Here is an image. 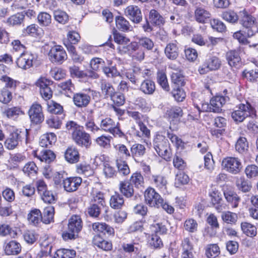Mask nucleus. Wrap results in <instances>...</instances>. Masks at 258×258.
Returning <instances> with one entry per match:
<instances>
[{"label":"nucleus","mask_w":258,"mask_h":258,"mask_svg":"<svg viewBox=\"0 0 258 258\" xmlns=\"http://www.w3.org/2000/svg\"><path fill=\"white\" fill-rule=\"evenodd\" d=\"M30 130L27 128L17 129L11 133L5 142V146L9 150L15 149L21 142L25 139L26 144L30 142Z\"/></svg>","instance_id":"nucleus-4"},{"label":"nucleus","mask_w":258,"mask_h":258,"mask_svg":"<svg viewBox=\"0 0 258 258\" xmlns=\"http://www.w3.org/2000/svg\"><path fill=\"white\" fill-rule=\"evenodd\" d=\"M165 114L169 118L170 123L176 124L179 122L183 113L181 107L175 106L168 108L166 111Z\"/></svg>","instance_id":"nucleus-17"},{"label":"nucleus","mask_w":258,"mask_h":258,"mask_svg":"<svg viewBox=\"0 0 258 258\" xmlns=\"http://www.w3.org/2000/svg\"><path fill=\"white\" fill-rule=\"evenodd\" d=\"M28 114L31 124L38 125L41 123L44 119L42 108L40 104L33 103L28 110Z\"/></svg>","instance_id":"nucleus-9"},{"label":"nucleus","mask_w":258,"mask_h":258,"mask_svg":"<svg viewBox=\"0 0 258 258\" xmlns=\"http://www.w3.org/2000/svg\"><path fill=\"white\" fill-rule=\"evenodd\" d=\"M242 76L247 81L258 84V67L253 65L244 69L242 73Z\"/></svg>","instance_id":"nucleus-21"},{"label":"nucleus","mask_w":258,"mask_h":258,"mask_svg":"<svg viewBox=\"0 0 258 258\" xmlns=\"http://www.w3.org/2000/svg\"><path fill=\"white\" fill-rule=\"evenodd\" d=\"M73 98L74 104L81 108L87 107L91 101V97L88 93L82 92L74 93Z\"/></svg>","instance_id":"nucleus-18"},{"label":"nucleus","mask_w":258,"mask_h":258,"mask_svg":"<svg viewBox=\"0 0 258 258\" xmlns=\"http://www.w3.org/2000/svg\"><path fill=\"white\" fill-rule=\"evenodd\" d=\"M56 140V137L54 133H47L42 135L40 138L39 145L42 147L47 148L49 145L54 143Z\"/></svg>","instance_id":"nucleus-33"},{"label":"nucleus","mask_w":258,"mask_h":258,"mask_svg":"<svg viewBox=\"0 0 258 258\" xmlns=\"http://www.w3.org/2000/svg\"><path fill=\"white\" fill-rule=\"evenodd\" d=\"M172 82L173 85L172 87H182L185 85L184 76L180 73H173L171 76Z\"/></svg>","instance_id":"nucleus-53"},{"label":"nucleus","mask_w":258,"mask_h":258,"mask_svg":"<svg viewBox=\"0 0 258 258\" xmlns=\"http://www.w3.org/2000/svg\"><path fill=\"white\" fill-rule=\"evenodd\" d=\"M128 181L137 188L143 186L144 184V178L139 172L133 173Z\"/></svg>","instance_id":"nucleus-58"},{"label":"nucleus","mask_w":258,"mask_h":258,"mask_svg":"<svg viewBox=\"0 0 258 258\" xmlns=\"http://www.w3.org/2000/svg\"><path fill=\"white\" fill-rule=\"evenodd\" d=\"M100 88L104 99L110 98L115 93V89L111 84L105 80L101 81Z\"/></svg>","instance_id":"nucleus-30"},{"label":"nucleus","mask_w":258,"mask_h":258,"mask_svg":"<svg viewBox=\"0 0 258 258\" xmlns=\"http://www.w3.org/2000/svg\"><path fill=\"white\" fill-rule=\"evenodd\" d=\"M124 199L122 195L115 192L110 199V206L114 209H120L124 204Z\"/></svg>","instance_id":"nucleus-38"},{"label":"nucleus","mask_w":258,"mask_h":258,"mask_svg":"<svg viewBox=\"0 0 258 258\" xmlns=\"http://www.w3.org/2000/svg\"><path fill=\"white\" fill-rule=\"evenodd\" d=\"M12 99V94L11 91L9 90L6 88H3L0 90V102L7 104L10 102Z\"/></svg>","instance_id":"nucleus-63"},{"label":"nucleus","mask_w":258,"mask_h":258,"mask_svg":"<svg viewBox=\"0 0 258 258\" xmlns=\"http://www.w3.org/2000/svg\"><path fill=\"white\" fill-rule=\"evenodd\" d=\"M226 56L228 64L231 67H236L239 66L241 62V57L238 50H230L226 53Z\"/></svg>","instance_id":"nucleus-28"},{"label":"nucleus","mask_w":258,"mask_h":258,"mask_svg":"<svg viewBox=\"0 0 258 258\" xmlns=\"http://www.w3.org/2000/svg\"><path fill=\"white\" fill-rule=\"evenodd\" d=\"M58 86L62 90L65 91L64 94L67 97H71V95L75 90V86L72 83L71 80L69 79L66 81L61 82Z\"/></svg>","instance_id":"nucleus-48"},{"label":"nucleus","mask_w":258,"mask_h":258,"mask_svg":"<svg viewBox=\"0 0 258 258\" xmlns=\"http://www.w3.org/2000/svg\"><path fill=\"white\" fill-rule=\"evenodd\" d=\"M54 214V207L51 206L46 207L44 209L43 213H41V222L45 224L50 223L53 221Z\"/></svg>","instance_id":"nucleus-34"},{"label":"nucleus","mask_w":258,"mask_h":258,"mask_svg":"<svg viewBox=\"0 0 258 258\" xmlns=\"http://www.w3.org/2000/svg\"><path fill=\"white\" fill-rule=\"evenodd\" d=\"M48 56L49 59L53 63L61 64L67 59V55L63 47L55 45L49 50Z\"/></svg>","instance_id":"nucleus-8"},{"label":"nucleus","mask_w":258,"mask_h":258,"mask_svg":"<svg viewBox=\"0 0 258 258\" xmlns=\"http://www.w3.org/2000/svg\"><path fill=\"white\" fill-rule=\"evenodd\" d=\"M210 25L213 29L218 32L223 33L226 31L225 24L219 19H213L211 20Z\"/></svg>","instance_id":"nucleus-56"},{"label":"nucleus","mask_w":258,"mask_h":258,"mask_svg":"<svg viewBox=\"0 0 258 258\" xmlns=\"http://www.w3.org/2000/svg\"><path fill=\"white\" fill-rule=\"evenodd\" d=\"M35 55L30 52H23L21 53L20 56L17 59V66L23 70H27L33 66Z\"/></svg>","instance_id":"nucleus-13"},{"label":"nucleus","mask_w":258,"mask_h":258,"mask_svg":"<svg viewBox=\"0 0 258 258\" xmlns=\"http://www.w3.org/2000/svg\"><path fill=\"white\" fill-rule=\"evenodd\" d=\"M153 146L159 156L166 160H169L171 157V151L170 144L165 136L157 134L155 136Z\"/></svg>","instance_id":"nucleus-5"},{"label":"nucleus","mask_w":258,"mask_h":258,"mask_svg":"<svg viewBox=\"0 0 258 258\" xmlns=\"http://www.w3.org/2000/svg\"><path fill=\"white\" fill-rule=\"evenodd\" d=\"M102 71L108 78H114L120 75V73L117 71L116 64H113V61L111 60H106Z\"/></svg>","instance_id":"nucleus-27"},{"label":"nucleus","mask_w":258,"mask_h":258,"mask_svg":"<svg viewBox=\"0 0 258 258\" xmlns=\"http://www.w3.org/2000/svg\"><path fill=\"white\" fill-rule=\"evenodd\" d=\"M239 22L243 27V32L248 37H251L258 33L256 18L245 9L239 12Z\"/></svg>","instance_id":"nucleus-2"},{"label":"nucleus","mask_w":258,"mask_h":258,"mask_svg":"<svg viewBox=\"0 0 258 258\" xmlns=\"http://www.w3.org/2000/svg\"><path fill=\"white\" fill-rule=\"evenodd\" d=\"M156 86L154 81L150 79H146L143 81L141 85L140 90L146 95H152L155 91Z\"/></svg>","instance_id":"nucleus-31"},{"label":"nucleus","mask_w":258,"mask_h":258,"mask_svg":"<svg viewBox=\"0 0 258 258\" xmlns=\"http://www.w3.org/2000/svg\"><path fill=\"white\" fill-rule=\"evenodd\" d=\"M221 66V61L215 56H210L199 68V72L201 75H204L212 71L218 70Z\"/></svg>","instance_id":"nucleus-11"},{"label":"nucleus","mask_w":258,"mask_h":258,"mask_svg":"<svg viewBox=\"0 0 258 258\" xmlns=\"http://www.w3.org/2000/svg\"><path fill=\"white\" fill-rule=\"evenodd\" d=\"M82 182V179L80 177H70L63 179L62 184L64 189L71 192L76 191Z\"/></svg>","instance_id":"nucleus-16"},{"label":"nucleus","mask_w":258,"mask_h":258,"mask_svg":"<svg viewBox=\"0 0 258 258\" xmlns=\"http://www.w3.org/2000/svg\"><path fill=\"white\" fill-rule=\"evenodd\" d=\"M221 16L225 21L232 24H235L239 22V13L237 14L234 11L228 10L223 12Z\"/></svg>","instance_id":"nucleus-32"},{"label":"nucleus","mask_w":258,"mask_h":258,"mask_svg":"<svg viewBox=\"0 0 258 258\" xmlns=\"http://www.w3.org/2000/svg\"><path fill=\"white\" fill-rule=\"evenodd\" d=\"M149 19L150 23L156 26L164 25L165 23L163 17L155 9H151L150 11Z\"/></svg>","instance_id":"nucleus-26"},{"label":"nucleus","mask_w":258,"mask_h":258,"mask_svg":"<svg viewBox=\"0 0 258 258\" xmlns=\"http://www.w3.org/2000/svg\"><path fill=\"white\" fill-rule=\"evenodd\" d=\"M66 160L71 164L76 163L79 161L80 154L77 148L71 146L68 147L64 152Z\"/></svg>","instance_id":"nucleus-24"},{"label":"nucleus","mask_w":258,"mask_h":258,"mask_svg":"<svg viewBox=\"0 0 258 258\" xmlns=\"http://www.w3.org/2000/svg\"><path fill=\"white\" fill-rule=\"evenodd\" d=\"M34 156L41 162L50 163L53 161L56 158L54 153L50 150H43L40 153L35 151Z\"/></svg>","instance_id":"nucleus-22"},{"label":"nucleus","mask_w":258,"mask_h":258,"mask_svg":"<svg viewBox=\"0 0 258 258\" xmlns=\"http://www.w3.org/2000/svg\"><path fill=\"white\" fill-rule=\"evenodd\" d=\"M212 15L210 11L203 7H196L194 12V18L199 23L205 24L210 21Z\"/></svg>","instance_id":"nucleus-15"},{"label":"nucleus","mask_w":258,"mask_h":258,"mask_svg":"<svg viewBox=\"0 0 258 258\" xmlns=\"http://www.w3.org/2000/svg\"><path fill=\"white\" fill-rule=\"evenodd\" d=\"M37 170L38 167L34 162L27 163L23 168L24 173L30 177L35 175Z\"/></svg>","instance_id":"nucleus-57"},{"label":"nucleus","mask_w":258,"mask_h":258,"mask_svg":"<svg viewBox=\"0 0 258 258\" xmlns=\"http://www.w3.org/2000/svg\"><path fill=\"white\" fill-rule=\"evenodd\" d=\"M21 251V244L16 240H11L6 243L5 251L7 255H16Z\"/></svg>","instance_id":"nucleus-29"},{"label":"nucleus","mask_w":258,"mask_h":258,"mask_svg":"<svg viewBox=\"0 0 258 258\" xmlns=\"http://www.w3.org/2000/svg\"><path fill=\"white\" fill-rule=\"evenodd\" d=\"M83 228V221L80 216L73 215L69 219L67 229L62 233L64 241L75 240L79 237V233Z\"/></svg>","instance_id":"nucleus-3"},{"label":"nucleus","mask_w":258,"mask_h":258,"mask_svg":"<svg viewBox=\"0 0 258 258\" xmlns=\"http://www.w3.org/2000/svg\"><path fill=\"white\" fill-rule=\"evenodd\" d=\"M222 165L226 171L232 174H238L243 167L240 159L237 157H233L224 158Z\"/></svg>","instance_id":"nucleus-7"},{"label":"nucleus","mask_w":258,"mask_h":258,"mask_svg":"<svg viewBox=\"0 0 258 258\" xmlns=\"http://www.w3.org/2000/svg\"><path fill=\"white\" fill-rule=\"evenodd\" d=\"M76 251L73 249L60 248L57 249L54 256V258H74L76 255Z\"/></svg>","instance_id":"nucleus-43"},{"label":"nucleus","mask_w":258,"mask_h":258,"mask_svg":"<svg viewBox=\"0 0 258 258\" xmlns=\"http://www.w3.org/2000/svg\"><path fill=\"white\" fill-rule=\"evenodd\" d=\"M125 16L133 23L139 24L143 20L141 9L136 5H130L124 10Z\"/></svg>","instance_id":"nucleus-12"},{"label":"nucleus","mask_w":258,"mask_h":258,"mask_svg":"<svg viewBox=\"0 0 258 258\" xmlns=\"http://www.w3.org/2000/svg\"><path fill=\"white\" fill-rule=\"evenodd\" d=\"M120 192L126 198L134 197L135 200L139 197L138 194L135 195V190L133 185L128 180H124L120 181L119 185Z\"/></svg>","instance_id":"nucleus-14"},{"label":"nucleus","mask_w":258,"mask_h":258,"mask_svg":"<svg viewBox=\"0 0 258 258\" xmlns=\"http://www.w3.org/2000/svg\"><path fill=\"white\" fill-rule=\"evenodd\" d=\"M116 165L117 168V173L122 176H126L130 173V169L126 162L121 159L116 160Z\"/></svg>","instance_id":"nucleus-44"},{"label":"nucleus","mask_w":258,"mask_h":258,"mask_svg":"<svg viewBox=\"0 0 258 258\" xmlns=\"http://www.w3.org/2000/svg\"><path fill=\"white\" fill-rule=\"evenodd\" d=\"M24 18V12L18 13L9 17L7 20V23L12 26L19 25L23 22Z\"/></svg>","instance_id":"nucleus-50"},{"label":"nucleus","mask_w":258,"mask_h":258,"mask_svg":"<svg viewBox=\"0 0 258 258\" xmlns=\"http://www.w3.org/2000/svg\"><path fill=\"white\" fill-rule=\"evenodd\" d=\"M146 203L151 207H162L169 214L174 212V208L167 203L164 202L163 199L154 188L148 187L144 192Z\"/></svg>","instance_id":"nucleus-1"},{"label":"nucleus","mask_w":258,"mask_h":258,"mask_svg":"<svg viewBox=\"0 0 258 258\" xmlns=\"http://www.w3.org/2000/svg\"><path fill=\"white\" fill-rule=\"evenodd\" d=\"M106 62L101 58L94 57L91 59L90 65L93 71H98L103 70Z\"/></svg>","instance_id":"nucleus-55"},{"label":"nucleus","mask_w":258,"mask_h":258,"mask_svg":"<svg viewBox=\"0 0 258 258\" xmlns=\"http://www.w3.org/2000/svg\"><path fill=\"white\" fill-rule=\"evenodd\" d=\"M43 30L36 24H32L28 26L25 29L26 33L33 37H39L42 34Z\"/></svg>","instance_id":"nucleus-60"},{"label":"nucleus","mask_w":258,"mask_h":258,"mask_svg":"<svg viewBox=\"0 0 258 258\" xmlns=\"http://www.w3.org/2000/svg\"><path fill=\"white\" fill-rule=\"evenodd\" d=\"M245 173L249 178L258 176V166L254 164L247 165L245 169Z\"/></svg>","instance_id":"nucleus-64"},{"label":"nucleus","mask_w":258,"mask_h":258,"mask_svg":"<svg viewBox=\"0 0 258 258\" xmlns=\"http://www.w3.org/2000/svg\"><path fill=\"white\" fill-rule=\"evenodd\" d=\"M209 196L211 198L212 205L218 212H220L223 210L222 196L221 192L215 189L209 192Z\"/></svg>","instance_id":"nucleus-23"},{"label":"nucleus","mask_w":258,"mask_h":258,"mask_svg":"<svg viewBox=\"0 0 258 258\" xmlns=\"http://www.w3.org/2000/svg\"><path fill=\"white\" fill-rule=\"evenodd\" d=\"M243 232L248 236L253 237L256 235V228L250 223L243 222L241 224Z\"/></svg>","instance_id":"nucleus-49"},{"label":"nucleus","mask_w":258,"mask_h":258,"mask_svg":"<svg viewBox=\"0 0 258 258\" xmlns=\"http://www.w3.org/2000/svg\"><path fill=\"white\" fill-rule=\"evenodd\" d=\"M102 207L97 203H90L86 210L87 214L91 217L97 218L101 213Z\"/></svg>","instance_id":"nucleus-45"},{"label":"nucleus","mask_w":258,"mask_h":258,"mask_svg":"<svg viewBox=\"0 0 258 258\" xmlns=\"http://www.w3.org/2000/svg\"><path fill=\"white\" fill-rule=\"evenodd\" d=\"M54 18L55 21L60 24H65L69 21V16L64 11L57 10L54 12Z\"/></svg>","instance_id":"nucleus-61"},{"label":"nucleus","mask_w":258,"mask_h":258,"mask_svg":"<svg viewBox=\"0 0 258 258\" xmlns=\"http://www.w3.org/2000/svg\"><path fill=\"white\" fill-rule=\"evenodd\" d=\"M167 221L158 222L151 225V227L152 229V233L160 235H164L167 234L168 229L166 227Z\"/></svg>","instance_id":"nucleus-47"},{"label":"nucleus","mask_w":258,"mask_h":258,"mask_svg":"<svg viewBox=\"0 0 258 258\" xmlns=\"http://www.w3.org/2000/svg\"><path fill=\"white\" fill-rule=\"evenodd\" d=\"M219 246L216 244H210L206 250V255L208 258H215L220 254Z\"/></svg>","instance_id":"nucleus-62"},{"label":"nucleus","mask_w":258,"mask_h":258,"mask_svg":"<svg viewBox=\"0 0 258 258\" xmlns=\"http://www.w3.org/2000/svg\"><path fill=\"white\" fill-rule=\"evenodd\" d=\"M151 180L152 183L159 189H165L166 187L167 181L166 178L162 175H153Z\"/></svg>","instance_id":"nucleus-46"},{"label":"nucleus","mask_w":258,"mask_h":258,"mask_svg":"<svg viewBox=\"0 0 258 258\" xmlns=\"http://www.w3.org/2000/svg\"><path fill=\"white\" fill-rule=\"evenodd\" d=\"M228 100L229 97L228 96L216 95L212 97L210 100L212 112L215 113L221 112L223 106Z\"/></svg>","instance_id":"nucleus-19"},{"label":"nucleus","mask_w":258,"mask_h":258,"mask_svg":"<svg viewBox=\"0 0 258 258\" xmlns=\"http://www.w3.org/2000/svg\"><path fill=\"white\" fill-rule=\"evenodd\" d=\"M146 148L144 145L140 144H135L131 148V155L136 161V158L141 157L146 153Z\"/></svg>","instance_id":"nucleus-40"},{"label":"nucleus","mask_w":258,"mask_h":258,"mask_svg":"<svg viewBox=\"0 0 258 258\" xmlns=\"http://www.w3.org/2000/svg\"><path fill=\"white\" fill-rule=\"evenodd\" d=\"M37 20L40 26H48L51 22V17L46 12H40L37 16Z\"/></svg>","instance_id":"nucleus-52"},{"label":"nucleus","mask_w":258,"mask_h":258,"mask_svg":"<svg viewBox=\"0 0 258 258\" xmlns=\"http://www.w3.org/2000/svg\"><path fill=\"white\" fill-rule=\"evenodd\" d=\"M27 219L31 224L37 226L41 222V213L39 209L32 210L28 214Z\"/></svg>","instance_id":"nucleus-39"},{"label":"nucleus","mask_w":258,"mask_h":258,"mask_svg":"<svg viewBox=\"0 0 258 258\" xmlns=\"http://www.w3.org/2000/svg\"><path fill=\"white\" fill-rule=\"evenodd\" d=\"M235 148L239 154H245L248 150V143L247 139L245 137H240L235 143Z\"/></svg>","instance_id":"nucleus-37"},{"label":"nucleus","mask_w":258,"mask_h":258,"mask_svg":"<svg viewBox=\"0 0 258 258\" xmlns=\"http://www.w3.org/2000/svg\"><path fill=\"white\" fill-rule=\"evenodd\" d=\"M177 42L169 43L165 48L164 52L166 56L170 60L176 59L179 55V51Z\"/></svg>","instance_id":"nucleus-25"},{"label":"nucleus","mask_w":258,"mask_h":258,"mask_svg":"<svg viewBox=\"0 0 258 258\" xmlns=\"http://www.w3.org/2000/svg\"><path fill=\"white\" fill-rule=\"evenodd\" d=\"M95 235L92 239L93 244L104 251H110L112 249L111 241L106 240V237Z\"/></svg>","instance_id":"nucleus-20"},{"label":"nucleus","mask_w":258,"mask_h":258,"mask_svg":"<svg viewBox=\"0 0 258 258\" xmlns=\"http://www.w3.org/2000/svg\"><path fill=\"white\" fill-rule=\"evenodd\" d=\"M115 23L118 29L123 32L130 30L131 26L130 22L123 17L120 16L115 17Z\"/></svg>","instance_id":"nucleus-42"},{"label":"nucleus","mask_w":258,"mask_h":258,"mask_svg":"<svg viewBox=\"0 0 258 258\" xmlns=\"http://www.w3.org/2000/svg\"><path fill=\"white\" fill-rule=\"evenodd\" d=\"M4 114L10 118H15L24 112L19 107H12L8 108L4 111Z\"/></svg>","instance_id":"nucleus-59"},{"label":"nucleus","mask_w":258,"mask_h":258,"mask_svg":"<svg viewBox=\"0 0 258 258\" xmlns=\"http://www.w3.org/2000/svg\"><path fill=\"white\" fill-rule=\"evenodd\" d=\"M167 137L170 140L171 142L174 144L178 149L181 150L185 149V145L186 143H184L180 138H179L177 136L170 133L169 132L167 133Z\"/></svg>","instance_id":"nucleus-51"},{"label":"nucleus","mask_w":258,"mask_h":258,"mask_svg":"<svg viewBox=\"0 0 258 258\" xmlns=\"http://www.w3.org/2000/svg\"><path fill=\"white\" fill-rule=\"evenodd\" d=\"M172 96L177 102H182L186 97V94L182 87L177 86L173 88L171 92Z\"/></svg>","instance_id":"nucleus-54"},{"label":"nucleus","mask_w":258,"mask_h":258,"mask_svg":"<svg viewBox=\"0 0 258 258\" xmlns=\"http://www.w3.org/2000/svg\"><path fill=\"white\" fill-rule=\"evenodd\" d=\"M148 244L153 249H160L163 246V243L160 236L155 233H152L148 237Z\"/></svg>","instance_id":"nucleus-36"},{"label":"nucleus","mask_w":258,"mask_h":258,"mask_svg":"<svg viewBox=\"0 0 258 258\" xmlns=\"http://www.w3.org/2000/svg\"><path fill=\"white\" fill-rule=\"evenodd\" d=\"M235 108L236 109L231 113V117L236 123L242 122L248 116L255 115L254 108L247 102L245 104H239Z\"/></svg>","instance_id":"nucleus-6"},{"label":"nucleus","mask_w":258,"mask_h":258,"mask_svg":"<svg viewBox=\"0 0 258 258\" xmlns=\"http://www.w3.org/2000/svg\"><path fill=\"white\" fill-rule=\"evenodd\" d=\"M73 140L79 147L88 149L92 144L91 138L89 134L86 133L83 127L73 134Z\"/></svg>","instance_id":"nucleus-10"},{"label":"nucleus","mask_w":258,"mask_h":258,"mask_svg":"<svg viewBox=\"0 0 258 258\" xmlns=\"http://www.w3.org/2000/svg\"><path fill=\"white\" fill-rule=\"evenodd\" d=\"M0 81L5 83V87L7 89H10V91L15 90L17 86L20 84V82L15 80L6 75H3L0 78Z\"/></svg>","instance_id":"nucleus-41"},{"label":"nucleus","mask_w":258,"mask_h":258,"mask_svg":"<svg viewBox=\"0 0 258 258\" xmlns=\"http://www.w3.org/2000/svg\"><path fill=\"white\" fill-rule=\"evenodd\" d=\"M224 195L226 201L231 204L232 208L238 207L240 198L234 191L226 190L224 191Z\"/></svg>","instance_id":"nucleus-35"}]
</instances>
